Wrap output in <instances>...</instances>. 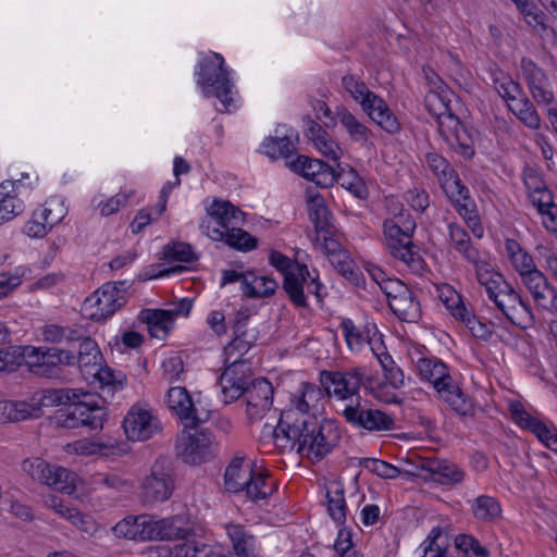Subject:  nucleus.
Returning <instances> with one entry per match:
<instances>
[{"label": "nucleus", "mask_w": 557, "mask_h": 557, "mask_svg": "<svg viewBox=\"0 0 557 557\" xmlns=\"http://www.w3.org/2000/svg\"><path fill=\"white\" fill-rule=\"evenodd\" d=\"M445 92V89H431L424 98L425 108L435 117L444 140L465 158H471L474 154L471 131L451 112Z\"/></svg>", "instance_id": "1"}, {"label": "nucleus", "mask_w": 557, "mask_h": 557, "mask_svg": "<svg viewBox=\"0 0 557 557\" xmlns=\"http://www.w3.org/2000/svg\"><path fill=\"white\" fill-rule=\"evenodd\" d=\"M224 486L227 492H245L246 496L257 503L267 499L276 490L275 482L267 472H260L250 465H244V457L236 456L226 467Z\"/></svg>", "instance_id": "2"}, {"label": "nucleus", "mask_w": 557, "mask_h": 557, "mask_svg": "<svg viewBox=\"0 0 557 557\" xmlns=\"http://www.w3.org/2000/svg\"><path fill=\"white\" fill-rule=\"evenodd\" d=\"M420 375L429 381L436 389L440 397L460 416L473 413V403L459 387L457 382L448 373L447 367L440 360L421 358L418 361Z\"/></svg>", "instance_id": "3"}, {"label": "nucleus", "mask_w": 557, "mask_h": 557, "mask_svg": "<svg viewBox=\"0 0 557 557\" xmlns=\"http://www.w3.org/2000/svg\"><path fill=\"white\" fill-rule=\"evenodd\" d=\"M304 428L305 433L298 454L313 462L320 461L330 454L341 440V432L331 420L319 423L315 418L307 417L304 418Z\"/></svg>", "instance_id": "4"}, {"label": "nucleus", "mask_w": 557, "mask_h": 557, "mask_svg": "<svg viewBox=\"0 0 557 557\" xmlns=\"http://www.w3.org/2000/svg\"><path fill=\"white\" fill-rule=\"evenodd\" d=\"M387 247L394 258L401 260L416 274L421 275L426 263L420 255V249L410 239L413 226L403 230L394 220H386L383 224Z\"/></svg>", "instance_id": "5"}, {"label": "nucleus", "mask_w": 557, "mask_h": 557, "mask_svg": "<svg viewBox=\"0 0 557 557\" xmlns=\"http://www.w3.org/2000/svg\"><path fill=\"white\" fill-rule=\"evenodd\" d=\"M23 472L33 481L48 485L71 495L76 490L77 475L58 466H52L39 457L26 458L22 462Z\"/></svg>", "instance_id": "6"}, {"label": "nucleus", "mask_w": 557, "mask_h": 557, "mask_svg": "<svg viewBox=\"0 0 557 557\" xmlns=\"http://www.w3.org/2000/svg\"><path fill=\"white\" fill-rule=\"evenodd\" d=\"M174 468L170 457L161 456L151 466L141 483V497L146 504L168 500L174 491Z\"/></svg>", "instance_id": "7"}, {"label": "nucleus", "mask_w": 557, "mask_h": 557, "mask_svg": "<svg viewBox=\"0 0 557 557\" xmlns=\"http://www.w3.org/2000/svg\"><path fill=\"white\" fill-rule=\"evenodd\" d=\"M125 282H109L92 293L84 301V311L94 321L111 317L126 304Z\"/></svg>", "instance_id": "8"}, {"label": "nucleus", "mask_w": 557, "mask_h": 557, "mask_svg": "<svg viewBox=\"0 0 557 557\" xmlns=\"http://www.w3.org/2000/svg\"><path fill=\"white\" fill-rule=\"evenodd\" d=\"M28 370L38 376L60 379L63 366H74V352L60 348H32L26 355Z\"/></svg>", "instance_id": "9"}, {"label": "nucleus", "mask_w": 557, "mask_h": 557, "mask_svg": "<svg viewBox=\"0 0 557 557\" xmlns=\"http://www.w3.org/2000/svg\"><path fill=\"white\" fill-rule=\"evenodd\" d=\"M181 432L175 442L177 457L189 465L205 462L214 455V436L207 430H199L190 433L186 430Z\"/></svg>", "instance_id": "10"}, {"label": "nucleus", "mask_w": 557, "mask_h": 557, "mask_svg": "<svg viewBox=\"0 0 557 557\" xmlns=\"http://www.w3.org/2000/svg\"><path fill=\"white\" fill-rule=\"evenodd\" d=\"M320 382L327 396L334 394L344 400L358 395L361 384L371 386L372 379L366 377L363 368H354L348 371H321Z\"/></svg>", "instance_id": "11"}, {"label": "nucleus", "mask_w": 557, "mask_h": 557, "mask_svg": "<svg viewBox=\"0 0 557 557\" xmlns=\"http://www.w3.org/2000/svg\"><path fill=\"white\" fill-rule=\"evenodd\" d=\"M342 414L349 424L367 431H389L394 428V419L389 414L369 407L360 397L345 405Z\"/></svg>", "instance_id": "12"}, {"label": "nucleus", "mask_w": 557, "mask_h": 557, "mask_svg": "<svg viewBox=\"0 0 557 557\" xmlns=\"http://www.w3.org/2000/svg\"><path fill=\"white\" fill-rule=\"evenodd\" d=\"M251 367L247 359H234L220 376L223 401L231 404L242 396L250 386Z\"/></svg>", "instance_id": "13"}, {"label": "nucleus", "mask_w": 557, "mask_h": 557, "mask_svg": "<svg viewBox=\"0 0 557 557\" xmlns=\"http://www.w3.org/2000/svg\"><path fill=\"white\" fill-rule=\"evenodd\" d=\"M123 429L128 440L144 442L160 433L162 424L149 409L136 404L124 417Z\"/></svg>", "instance_id": "14"}, {"label": "nucleus", "mask_w": 557, "mask_h": 557, "mask_svg": "<svg viewBox=\"0 0 557 557\" xmlns=\"http://www.w3.org/2000/svg\"><path fill=\"white\" fill-rule=\"evenodd\" d=\"M218 61L206 60L200 63L199 83L205 87L214 88V96L221 100L224 109L227 110L232 98L228 96L231 92L230 81L224 70V60L221 54L214 53Z\"/></svg>", "instance_id": "15"}, {"label": "nucleus", "mask_w": 557, "mask_h": 557, "mask_svg": "<svg viewBox=\"0 0 557 557\" xmlns=\"http://www.w3.org/2000/svg\"><path fill=\"white\" fill-rule=\"evenodd\" d=\"M509 412L516 424L531 431L549 449L557 451V429L554 425H547L539 418L531 416L518 400L509 403Z\"/></svg>", "instance_id": "16"}, {"label": "nucleus", "mask_w": 557, "mask_h": 557, "mask_svg": "<svg viewBox=\"0 0 557 557\" xmlns=\"http://www.w3.org/2000/svg\"><path fill=\"white\" fill-rule=\"evenodd\" d=\"M493 301L512 324L521 329L528 326V323L532 319L530 307L524 302L521 295L509 284H504L500 294Z\"/></svg>", "instance_id": "17"}, {"label": "nucleus", "mask_w": 557, "mask_h": 557, "mask_svg": "<svg viewBox=\"0 0 557 557\" xmlns=\"http://www.w3.org/2000/svg\"><path fill=\"white\" fill-rule=\"evenodd\" d=\"M294 416L293 409L282 412L277 425L273 430L274 445L281 451L292 450L295 447L298 451L299 444H301L302 434L305 433L304 418L299 421L294 419Z\"/></svg>", "instance_id": "18"}, {"label": "nucleus", "mask_w": 557, "mask_h": 557, "mask_svg": "<svg viewBox=\"0 0 557 557\" xmlns=\"http://www.w3.org/2000/svg\"><path fill=\"white\" fill-rule=\"evenodd\" d=\"M288 166L295 173L314 182L321 187H330L336 182L335 169L319 159L300 154L295 160L288 162Z\"/></svg>", "instance_id": "19"}, {"label": "nucleus", "mask_w": 557, "mask_h": 557, "mask_svg": "<svg viewBox=\"0 0 557 557\" xmlns=\"http://www.w3.org/2000/svg\"><path fill=\"white\" fill-rule=\"evenodd\" d=\"M246 396L247 414L252 420H259L270 411L273 403V386L265 379H257L244 394Z\"/></svg>", "instance_id": "20"}, {"label": "nucleus", "mask_w": 557, "mask_h": 557, "mask_svg": "<svg viewBox=\"0 0 557 557\" xmlns=\"http://www.w3.org/2000/svg\"><path fill=\"white\" fill-rule=\"evenodd\" d=\"M521 281L539 307L557 314V292L539 269Z\"/></svg>", "instance_id": "21"}, {"label": "nucleus", "mask_w": 557, "mask_h": 557, "mask_svg": "<svg viewBox=\"0 0 557 557\" xmlns=\"http://www.w3.org/2000/svg\"><path fill=\"white\" fill-rule=\"evenodd\" d=\"M521 70L532 98L539 104H550L554 92L547 88L548 79L545 72L529 58L521 59Z\"/></svg>", "instance_id": "22"}, {"label": "nucleus", "mask_w": 557, "mask_h": 557, "mask_svg": "<svg viewBox=\"0 0 557 557\" xmlns=\"http://www.w3.org/2000/svg\"><path fill=\"white\" fill-rule=\"evenodd\" d=\"M200 228L212 240L224 242L227 246L237 250L249 251L255 249L258 244L256 237L236 225L232 226L228 231H223L211 228L210 221L202 220Z\"/></svg>", "instance_id": "23"}, {"label": "nucleus", "mask_w": 557, "mask_h": 557, "mask_svg": "<svg viewBox=\"0 0 557 557\" xmlns=\"http://www.w3.org/2000/svg\"><path fill=\"white\" fill-rule=\"evenodd\" d=\"M310 277V271L306 264L296 263V273H288L283 280V289L289 301L301 309L308 308L307 297L304 292V285Z\"/></svg>", "instance_id": "24"}, {"label": "nucleus", "mask_w": 557, "mask_h": 557, "mask_svg": "<svg viewBox=\"0 0 557 557\" xmlns=\"http://www.w3.org/2000/svg\"><path fill=\"white\" fill-rule=\"evenodd\" d=\"M42 409L36 404L23 400H0V424L38 419Z\"/></svg>", "instance_id": "25"}, {"label": "nucleus", "mask_w": 557, "mask_h": 557, "mask_svg": "<svg viewBox=\"0 0 557 557\" xmlns=\"http://www.w3.org/2000/svg\"><path fill=\"white\" fill-rule=\"evenodd\" d=\"M168 406L181 419L189 420L186 428H196L199 419L194 414L195 408L191 397L185 387H171L166 397Z\"/></svg>", "instance_id": "26"}, {"label": "nucleus", "mask_w": 557, "mask_h": 557, "mask_svg": "<svg viewBox=\"0 0 557 557\" xmlns=\"http://www.w3.org/2000/svg\"><path fill=\"white\" fill-rule=\"evenodd\" d=\"M209 219L215 221L219 230L228 231L232 226L244 221V212L234 207L230 201L214 200L207 209Z\"/></svg>", "instance_id": "27"}, {"label": "nucleus", "mask_w": 557, "mask_h": 557, "mask_svg": "<svg viewBox=\"0 0 557 557\" xmlns=\"http://www.w3.org/2000/svg\"><path fill=\"white\" fill-rule=\"evenodd\" d=\"M139 320L148 325L150 336L158 339H164L174 323L172 313L163 309H145Z\"/></svg>", "instance_id": "28"}, {"label": "nucleus", "mask_w": 557, "mask_h": 557, "mask_svg": "<svg viewBox=\"0 0 557 557\" xmlns=\"http://www.w3.org/2000/svg\"><path fill=\"white\" fill-rule=\"evenodd\" d=\"M364 112L387 133L395 134L400 131V123L381 97H372V103Z\"/></svg>", "instance_id": "29"}, {"label": "nucleus", "mask_w": 557, "mask_h": 557, "mask_svg": "<svg viewBox=\"0 0 557 557\" xmlns=\"http://www.w3.org/2000/svg\"><path fill=\"white\" fill-rule=\"evenodd\" d=\"M422 469L431 473L433 481L444 485L459 483L465 476L461 469L445 460H426Z\"/></svg>", "instance_id": "30"}, {"label": "nucleus", "mask_w": 557, "mask_h": 557, "mask_svg": "<svg viewBox=\"0 0 557 557\" xmlns=\"http://www.w3.org/2000/svg\"><path fill=\"white\" fill-rule=\"evenodd\" d=\"M309 219L314 225L315 233L326 232L332 224V214L322 195L315 193L307 197Z\"/></svg>", "instance_id": "31"}, {"label": "nucleus", "mask_w": 557, "mask_h": 557, "mask_svg": "<svg viewBox=\"0 0 557 557\" xmlns=\"http://www.w3.org/2000/svg\"><path fill=\"white\" fill-rule=\"evenodd\" d=\"M451 176L444 178L443 188L450 200L455 203L459 214L468 216L474 207V202L469 196L468 188L462 185L458 177L451 180Z\"/></svg>", "instance_id": "32"}, {"label": "nucleus", "mask_w": 557, "mask_h": 557, "mask_svg": "<svg viewBox=\"0 0 557 557\" xmlns=\"http://www.w3.org/2000/svg\"><path fill=\"white\" fill-rule=\"evenodd\" d=\"M388 307L399 320L405 322H417L421 314L420 304L409 288L391 300Z\"/></svg>", "instance_id": "33"}, {"label": "nucleus", "mask_w": 557, "mask_h": 557, "mask_svg": "<svg viewBox=\"0 0 557 557\" xmlns=\"http://www.w3.org/2000/svg\"><path fill=\"white\" fill-rule=\"evenodd\" d=\"M505 248L511 265L521 278L537 270L532 256L517 240L508 238Z\"/></svg>", "instance_id": "34"}, {"label": "nucleus", "mask_w": 557, "mask_h": 557, "mask_svg": "<svg viewBox=\"0 0 557 557\" xmlns=\"http://www.w3.org/2000/svg\"><path fill=\"white\" fill-rule=\"evenodd\" d=\"M323 399L322 389L315 384L304 382L297 395L292 400L295 409L300 413L315 411L321 406Z\"/></svg>", "instance_id": "35"}, {"label": "nucleus", "mask_w": 557, "mask_h": 557, "mask_svg": "<svg viewBox=\"0 0 557 557\" xmlns=\"http://www.w3.org/2000/svg\"><path fill=\"white\" fill-rule=\"evenodd\" d=\"M162 549L170 554L169 557H224L213 546L196 541H185L175 544L172 548L163 547Z\"/></svg>", "instance_id": "36"}, {"label": "nucleus", "mask_w": 557, "mask_h": 557, "mask_svg": "<svg viewBox=\"0 0 557 557\" xmlns=\"http://www.w3.org/2000/svg\"><path fill=\"white\" fill-rule=\"evenodd\" d=\"M250 277H244V295L250 298L272 296L278 288L277 282L269 276H257L249 272Z\"/></svg>", "instance_id": "37"}, {"label": "nucleus", "mask_w": 557, "mask_h": 557, "mask_svg": "<svg viewBox=\"0 0 557 557\" xmlns=\"http://www.w3.org/2000/svg\"><path fill=\"white\" fill-rule=\"evenodd\" d=\"M78 408L83 416H81L82 428H87L90 432H98L102 430L103 423L107 419V411L103 407L88 401H79Z\"/></svg>", "instance_id": "38"}, {"label": "nucleus", "mask_w": 557, "mask_h": 557, "mask_svg": "<svg viewBox=\"0 0 557 557\" xmlns=\"http://www.w3.org/2000/svg\"><path fill=\"white\" fill-rule=\"evenodd\" d=\"M102 362V355L99 347L90 336L79 343L77 355L74 354V364H78L81 369H89L99 367Z\"/></svg>", "instance_id": "39"}, {"label": "nucleus", "mask_w": 557, "mask_h": 557, "mask_svg": "<svg viewBox=\"0 0 557 557\" xmlns=\"http://www.w3.org/2000/svg\"><path fill=\"white\" fill-rule=\"evenodd\" d=\"M448 230L449 238L455 249L460 252L467 261H475L479 251L472 246L470 235L465 227L450 223Z\"/></svg>", "instance_id": "40"}, {"label": "nucleus", "mask_w": 557, "mask_h": 557, "mask_svg": "<svg viewBox=\"0 0 557 557\" xmlns=\"http://www.w3.org/2000/svg\"><path fill=\"white\" fill-rule=\"evenodd\" d=\"M326 498L329 515L338 524H344L346 521V502L342 485L339 483H333L326 490Z\"/></svg>", "instance_id": "41"}, {"label": "nucleus", "mask_w": 557, "mask_h": 557, "mask_svg": "<svg viewBox=\"0 0 557 557\" xmlns=\"http://www.w3.org/2000/svg\"><path fill=\"white\" fill-rule=\"evenodd\" d=\"M472 515L481 521H493L502 516V507L496 498L488 495L476 497L471 506Z\"/></svg>", "instance_id": "42"}, {"label": "nucleus", "mask_w": 557, "mask_h": 557, "mask_svg": "<svg viewBox=\"0 0 557 557\" xmlns=\"http://www.w3.org/2000/svg\"><path fill=\"white\" fill-rule=\"evenodd\" d=\"M329 261L341 275L354 285H359L361 273L347 250L330 257Z\"/></svg>", "instance_id": "43"}, {"label": "nucleus", "mask_w": 557, "mask_h": 557, "mask_svg": "<svg viewBox=\"0 0 557 557\" xmlns=\"http://www.w3.org/2000/svg\"><path fill=\"white\" fill-rule=\"evenodd\" d=\"M342 84L345 90L360 103L363 111L372 103V97H379L362 81L352 75H345L342 78Z\"/></svg>", "instance_id": "44"}, {"label": "nucleus", "mask_w": 557, "mask_h": 557, "mask_svg": "<svg viewBox=\"0 0 557 557\" xmlns=\"http://www.w3.org/2000/svg\"><path fill=\"white\" fill-rule=\"evenodd\" d=\"M79 399V394L70 388H47L41 391V396L36 405L42 407H53L60 405H70Z\"/></svg>", "instance_id": "45"}, {"label": "nucleus", "mask_w": 557, "mask_h": 557, "mask_svg": "<svg viewBox=\"0 0 557 557\" xmlns=\"http://www.w3.org/2000/svg\"><path fill=\"white\" fill-rule=\"evenodd\" d=\"M336 115L354 140L367 141L369 139L371 135L370 129L360 123L345 107L337 108Z\"/></svg>", "instance_id": "46"}, {"label": "nucleus", "mask_w": 557, "mask_h": 557, "mask_svg": "<svg viewBox=\"0 0 557 557\" xmlns=\"http://www.w3.org/2000/svg\"><path fill=\"white\" fill-rule=\"evenodd\" d=\"M424 554L422 557H447L449 547L448 535L444 534L441 527H435L424 541Z\"/></svg>", "instance_id": "47"}, {"label": "nucleus", "mask_w": 557, "mask_h": 557, "mask_svg": "<svg viewBox=\"0 0 557 557\" xmlns=\"http://www.w3.org/2000/svg\"><path fill=\"white\" fill-rule=\"evenodd\" d=\"M296 150L288 136L268 137L262 143V151L271 159L288 158Z\"/></svg>", "instance_id": "48"}, {"label": "nucleus", "mask_w": 557, "mask_h": 557, "mask_svg": "<svg viewBox=\"0 0 557 557\" xmlns=\"http://www.w3.org/2000/svg\"><path fill=\"white\" fill-rule=\"evenodd\" d=\"M158 531L160 541L185 540L188 534V529L182 525V519L178 517L159 519Z\"/></svg>", "instance_id": "49"}, {"label": "nucleus", "mask_w": 557, "mask_h": 557, "mask_svg": "<svg viewBox=\"0 0 557 557\" xmlns=\"http://www.w3.org/2000/svg\"><path fill=\"white\" fill-rule=\"evenodd\" d=\"M510 109L517 114L522 123L532 129H537L541 126L540 115L530 101L529 98L523 97L515 101V106H510Z\"/></svg>", "instance_id": "50"}, {"label": "nucleus", "mask_w": 557, "mask_h": 557, "mask_svg": "<svg viewBox=\"0 0 557 557\" xmlns=\"http://www.w3.org/2000/svg\"><path fill=\"white\" fill-rule=\"evenodd\" d=\"M376 358L383 369L385 383L394 388H400L405 380L401 369L396 366L395 361L386 352L376 354Z\"/></svg>", "instance_id": "51"}, {"label": "nucleus", "mask_w": 557, "mask_h": 557, "mask_svg": "<svg viewBox=\"0 0 557 557\" xmlns=\"http://www.w3.org/2000/svg\"><path fill=\"white\" fill-rule=\"evenodd\" d=\"M455 547L463 554V557H488V549L470 534H459L454 540Z\"/></svg>", "instance_id": "52"}, {"label": "nucleus", "mask_w": 557, "mask_h": 557, "mask_svg": "<svg viewBox=\"0 0 557 557\" xmlns=\"http://www.w3.org/2000/svg\"><path fill=\"white\" fill-rule=\"evenodd\" d=\"M359 466L383 479H395L400 473L397 467L376 458H361Z\"/></svg>", "instance_id": "53"}, {"label": "nucleus", "mask_w": 557, "mask_h": 557, "mask_svg": "<svg viewBox=\"0 0 557 557\" xmlns=\"http://www.w3.org/2000/svg\"><path fill=\"white\" fill-rule=\"evenodd\" d=\"M315 244L320 246V249L329 259L346 250L335 237L334 226L329 227L326 232L315 233Z\"/></svg>", "instance_id": "54"}, {"label": "nucleus", "mask_w": 557, "mask_h": 557, "mask_svg": "<svg viewBox=\"0 0 557 557\" xmlns=\"http://www.w3.org/2000/svg\"><path fill=\"white\" fill-rule=\"evenodd\" d=\"M227 535L232 542L234 552L240 548H249L255 546V537L248 533L240 524H228L226 527Z\"/></svg>", "instance_id": "55"}, {"label": "nucleus", "mask_w": 557, "mask_h": 557, "mask_svg": "<svg viewBox=\"0 0 557 557\" xmlns=\"http://www.w3.org/2000/svg\"><path fill=\"white\" fill-rule=\"evenodd\" d=\"M117 537L140 541L138 516H128L113 527Z\"/></svg>", "instance_id": "56"}, {"label": "nucleus", "mask_w": 557, "mask_h": 557, "mask_svg": "<svg viewBox=\"0 0 557 557\" xmlns=\"http://www.w3.org/2000/svg\"><path fill=\"white\" fill-rule=\"evenodd\" d=\"M71 406L65 410H60L55 417L57 423L65 429H78L82 428L81 416L82 412L78 408L77 400L70 404Z\"/></svg>", "instance_id": "57"}, {"label": "nucleus", "mask_w": 557, "mask_h": 557, "mask_svg": "<svg viewBox=\"0 0 557 557\" xmlns=\"http://www.w3.org/2000/svg\"><path fill=\"white\" fill-rule=\"evenodd\" d=\"M351 531L348 529H341L337 539L333 545L335 552L338 554V557H362V555L352 549L354 543L351 540Z\"/></svg>", "instance_id": "58"}, {"label": "nucleus", "mask_w": 557, "mask_h": 557, "mask_svg": "<svg viewBox=\"0 0 557 557\" xmlns=\"http://www.w3.org/2000/svg\"><path fill=\"white\" fill-rule=\"evenodd\" d=\"M234 336L242 341L248 342V344H256L258 339V331L256 326L250 322L248 315L237 318L234 326Z\"/></svg>", "instance_id": "59"}, {"label": "nucleus", "mask_w": 557, "mask_h": 557, "mask_svg": "<svg viewBox=\"0 0 557 557\" xmlns=\"http://www.w3.org/2000/svg\"><path fill=\"white\" fill-rule=\"evenodd\" d=\"M164 258L173 261L181 262H193L196 260L190 245L184 243H177L172 246L168 245L164 247Z\"/></svg>", "instance_id": "60"}, {"label": "nucleus", "mask_w": 557, "mask_h": 557, "mask_svg": "<svg viewBox=\"0 0 557 557\" xmlns=\"http://www.w3.org/2000/svg\"><path fill=\"white\" fill-rule=\"evenodd\" d=\"M425 163L429 169L441 180L453 176V169L445 158L436 152H429L425 156Z\"/></svg>", "instance_id": "61"}, {"label": "nucleus", "mask_w": 557, "mask_h": 557, "mask_svg": "<svg viewBox=\"0 0 557 557\" xmlns=\"http://www.w3.org/2000/svg\"><path fill=\"white\" fill-rule=\"evenodd\" d=\"M341 327L344 332L347 345L349 348L363 344L369 338L370 330L368 329L364 334L362 331L357 329L350 319H344L341 323Z\"/></svg>", "instance_id": "62"}, {"label": "nucleus", "mask_w": 557, "mask_h": 557, "mask_svg": "<svg viewBox=\"0 0 557 557\" xmlns=\"http://www.w3.org/2000/svg\"><path fill=\"white\" fill-rule=\"evenodd\" d=\"M446 294L450 295V299L443 304L456 320L462 321L470 310L466 307L461 296L450 286H446Z\"/></svg>", "instance_id": "63"}, {"label": "nucleus", "mask_w": 557, "mask_h": 557, "mask_svg": "<svg viewBox=\"0 0 557 557\" xmlns=\"http://www.w3.org/2000/svg\"><path fill=\"white\" fill-rule=\"evenodd\" d=\"M537 208L539 212L542 214L544 227L552 233H557V206L541 201Z\"/></svg>", "instance_id": "64"}]
</instances>
